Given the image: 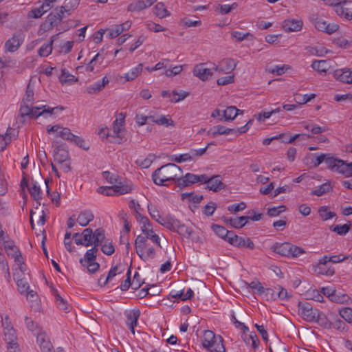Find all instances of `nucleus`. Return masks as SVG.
Returning <instances> with one entry per match:
<instances>
[{
  "label": "nucleus",
  "instance_id": "nucleus-55",
  "mask_svg": "<svg viewBox=\"0 0 352 352\" xmlns=\"http://www.w3.org/2000/svg\"><path fill=\"white\" fill-rule=\"evenodd\" d=\"M261 296L265 300L269 302L275 301L277 300L276 292L272 288H264Z\"/></svg>",
  "mask_w": 352,
  "mask_h": 352
},
{
  "label": "nucleus",
  "instance_id": "nucleus-46",
  "mask_svg": "<svg viewBox=\"0 0 352 352\" xmlns=\"http://www.w3.org/2000/svg\"><path fill=\"white\" fill-rule=\"evenodd\" d=\"M239 111L240 110L234 106L228 107L223 110V118L226 121L232 120L236 117Z\"/></svg>",
  "mask_w": 352,
  "mask_h": 352
},
{
  "label": "nucleus",
  "instance_id": "nucleus-26",
  "mask_svg": "<svg viewBox=\"0 0 352 352\" xmlns=\"http://www.w3.org/2000/svg\"><path fill=\"white\" fill-rule=\"evenodd\" d=\"M140 315L139 310L136 309L129 310L125 313L126 325L133 334H135V327L138 324Z\"/></svg>",
  "mask_w": 352,
  "mask_h": 352
},
{
  "label": "nucleus",
  "instance_id": "nucleus-37",
  "mask_svg": "<svg viewBox=\"0 0 352 352\" xmlns=\"http://www.w3.org/2000/svg\"><path fill=\"white\" fill-rule=\"evenodd\" d=\"M58 34L54 35L51 37L49 43H43L38 50V54L41 57L49 56L52 51V45L56 41Z\"/></svg>",
  "mask_w": 352,
  "mask_h": 352
},
{
  "label": "nucleus",
  "instance_id": "nucleus-9",
  "mask_svg": "<svg viewBox=\"0 0 352 352\" xmlns=\"http://www.w3.org/2000/svg\"><path fill=\"white\" fill-rule=\"evenodd\" d=\"M80 0H65L63 5L60 8L58 12L56 14H50L47 17V21L50 22V25L56 24L60 22L63 18L65 17V14H70L79 5Z\"/></svg>",
  "mask_w": 352,
  "mask_h": 352
},
{
  "label": "nucleus",
  "instance_id": "nucleus-19",
  "mask_svg": "<svg viewBox=\"0 0 352 352\" xmlns=\"http://www.w3.org/2000/svg\"><path fill=\"white\" fill-rule=\"evenodd\" d=\"M125 266L123 264L119 263L111 267L109 271L108 275L106 277L101 276L99 279V283L101 286H104L109 283H111L113 278L117 275L121 274L124 272Z\"/></svg>",
  "mask_w": 352,
  "mask_h": 352
},
{
  "label": "nucleus",
  "instance_id": "nucleus-53",
  "mask_svg": "<svg viewBox=\"0 0 352 352\" xmlns=\"http://www.w3.org/2000/svg\"><path fill=\"white\" fill-rule=\"evenodd\" d=\"M213 142L208 143L206 146L204 148H197V149H190L189 151V154L190 155V158L192 161H195L197 157L202 156L204 155L208 149V148L210 145H214Z\"/></svg>",
  "mask_w": 352,
  "mask_h": 352
},
{
  "label": "nucleus",
  "instance_id": "nucleus-45",
  "mask_svg": "<svg viewBox=\"0 0 352 352\" xmlns=\"http://www.w3.org/2000/svg\"><path fill=\"white\" fill-rule=\"evenodd\" d=\"M250 217L241 216L237 217H231L229 219L230 225L234 228H241L248 223Z\"/></svg>",
  "mask_w": 352,
  "mask_h": 352
},
{
  "label": "nucleus",
  "instance_id": "nucleus-29",
  "mask_svg": "<svg viewBox=\"0 0 352 352\" xmlns=\"http://www.w3.org/2000/svg\"><path fill=\"white\" fill-rule=\"evenodd\" d=\"M52 291L58 308L66 313L69 312L72 309V306L68 303L67 300L60 294L57 289H52Z\"/></svg>",
  "mask_w": 352,
  "mask_h": 352
},
{
  "label": "nucleus",
  "instance_id": "nucleus-36",
  "mask_svg": "<svg viewBox=\"0 0 352 352\" xmlns=\"http://www.w3.org/2000/svg\"><path fill=\"white\" fill-rule=\"evenodd\" d=\"M206 175H195L192 173H186L182 179V184L187 186L188 184H195L197 182L203 183L206 180Z\"/></svg>",
  "mask_w": 352,
  "mask_h": 352
},
{
  "label": "nucleus",
  "instance_id": "nucleus-49",
  "mask_svg": "<svg viewBox=\"0 0 352 352\" xmlns=\"http://www.w3.org/2000/svg\"><path fill=\"white\" fill-rule=\"evenodd\" d=\"M182 199L194 204H199L203 199V196L193 192H184L181 195Z\"/></svg>",
  "mask_w": 352,
  "mask_h": 352
},
{
  "label": "nucleus",
  "instance_id": "nucleus-59",
  "mask_svg": "<svg viewBox=\"0 0 352 352\" xmlns=\"http://www.w3.org/2000/svg\"><path fill=\"white\" fill-rule=\"evenodd\" d=\"M275 289L278 291L276 293L277 299L288 301L291 298L292 295L287 292L286 289L280 285L276 287Z\"/></svg>",
  "mask_w": 352,
  "mask_h": 352
},
{
  "label": "nucleus",
  "instance_id": "nucleus-6",
  "mask_svg": "<svg viewBox=\"0 0 352 352\" xmlns=\"http://www.w3.org/2000/svg\"><path fill=\"white\" fill-rule=\"evenodd\" d=\"M202 345L210 352L226 351L222 338L220 336H216L214 333L210 330L204 331L202 338Z\"/></svg>",
  "mask_w": 352,
  "mask_h": 352
},
{
  "label": "nucleus",
  "instance_id": "nucleus-33",
  "mask_svg": "<svg viewBox=\"0 0 352 352\" xmlns=\"http://www.w3.org/2000/svg\"><path fill=\"white\" fill-rule=\"evenodd\" d=\"M109 82V79L107 76H104L101 80H97L92 85L88 86L86 89V91L89 94H96L100 91Z\"/></svg>",
  "mask_w": 352,
  "mask_h": 352
},
{
  "label": "nucleus",
  "instance_id": "nucleus-27",
  "mask_svg": "<svg viewBox=\"0 0 352 352\" xmlns=\"http://www.w3.org/2000/svg\"><path fill=\"white\" fill-rule=\"evenodd\" d=\"M131 26V22L129 21H125L124 23L119 25H116L112 28L107 29L106 32H107V36L109 38H113L118 36L121 34L124 31L129 30Z\"/></svg>",
  "mask_w": 352,
  "mask_h": 352
},
{
  "label": "nucleus",
  "instance_id": "nucleus-38",
  "mask_svg": "<svg viewBox=\"0 0 352 352\" xmlns=\"http://www.w3.org/2000/svg\"><path fill=\"white\" fill-rule=\"evenodd\" d=\"M94 218V214L90 210H83L78 214L76 221L81 226H86Z\"/></svg>",
  "mask_w": 352,
  "mask_h": 352
},
{
  "label": "nucleus",
  "instance_id": "nucleus-23",
  "mask_svg": "<svg viewBox=\"0 0 352 352\" xmlns=\"http://www.w3.org/2000/svg\"><path fill=\"white\" fill-rule=\"evenodd\" d=\"M116 196L130 193L134 188L133 184L129 180L120 177L117 183L113 184Z\"/></svg>",
  "mask_w": 352,
  "mask_h": 352
},
{
  "label": "nucleus",
  "instance_id": "nucleus-52",
  "mask_svg": "<svg viewBox=\"0 0 352 352\" xmlns=\"http://www.w3.org/2000/svg\"><path fill=\"white\" fill-rule=\"evenodd\" d=\"M59 80L62 84L64 83H72L77 81V79L74 76L71 74L66 69H61V74L59 76Z\"/></svg>",
  "mask_w": 352,
  "mask_h": 352
},
{
  "label": "nucleus",
  "instance_id": "nucleus-1",
  "mask_svg": "<svg viewBox=\"0 0 352 352\" xmlns=\"http://www.w3.org/2000/svg\"><path fill=\"white\" fill-rule=\"evenodd\" d=\"M33 100L34 91L28 85L23 99V104L21 107V112L23 115L34 118L40 116H43L45 118H56L64 110V107L62 106L55 107L43 104L32 106L31 103Z\"/></svg>",
  "mask_w": 352,
  "mask_h": 352
},
{
  "label": "nucleus",
  "instance_id": "nucleus-60",
  "mask_svg": "<svg viewBox=\"0 0 352 352\" xmlns=\"http://www.w3.org/2000/svg\"><path fill=\"white\" fill-rule=\"evenodd\" d=\"M150 240L144 239V238L142 237L141 235H138L135 241V248L136 250V252L140 251V248L142 250L144 248L151 245L150 243Z\"/></svg>",
  "mask_w": 352,
  "mask_h": 352
},
{
  "label": "nucleus",
  "instance_id": "nucleus-54",
  "mask_svg": "<svg viewBox=\"0 0 352 352\" xmlns=\"http://www.w3.org/2000/svg\"><path fill=\"white\" fill-rule=\"evenodd\" d=\"M50 10L48 5L42 3L39 7L35 8L31 11V16L38 19L41 17L45 12Z\"/></svg>",
  "mask_w": 352,
  "mask_h": 352
},
{
  "label": "nucleus",
  "instance_id": "nucleus-32",
  "mask_svg": "<svg viewBox=\"0 0 352 352\" xmlns=\"http://www.w3.org/2000/svg\"><path fill=\"white\" fill-rule=\"evenodd\" d=\"M242 338L245 343L252 347L254 349H256L259 346V341L255 332L251 331H243Z\"/></svg>",
  "mask_w": 352,
  "mask_h": 352
},
{
  "label": "nucleus",
  "instance_id": "nucleus-11",
  "mask_svg": "<svg viewBox=\"0 0 352 352\" xmlns=\"http://www.w3.org/2000/svg\"><path fill=\"white\" fill-rule=\"evenodd\" d=\"M327 167L332 171L342 174L346 177H352V162H346L339 159H328Z\"/></svg>",
  "mask_w": 352,
  "mask_h": 352
},
{
  "label": "nucleus",
  "instance_id": "nucleus-3",
  "mask_svg": "<svg viewBox=\"0 0 352 352\" xmlns=\"http://www.w3.org/2000/svg\"><path fill=\"white\" fill-rule=\"evenodd\" d=\"M73 238L76 245L85 247L99 245L104 239V230L102 228L96 229L94 232L91 228H85L82 233H75Z\"/></svg>",
  "mask_w": 352,
  "mask_h": 352
},
{
  "label": "nucleus",
  "instance_id": "nucleus-30",
  "mask_svg": "<svg viewBox=\"0 0 352 352\" xmlns=\"http://www.w3.org/2000/svg\"><path fill=\"white\" fill-rule=\"evenodd\" d=\"M301 314L307 320H312L316 317V311L313 309L312 305L308 302H300L298 304Z\"/></svg>",
  "mask_w": 352,
  "mask_h": 352
},
{
  "label": "nucleus",
  "instance_id": "nucleus-44",
  "mask_svg": "<svg viewBox=\"0 0 352 352\" xmlns=\"http://www.w3.org/2000/svg\"><path fill=\"white\" fill-rule=\"evenodd\" d=\"M303 128L307 131H310L314 134H320L327 131L324 126H320L313 122H303L301 123Z\"/></svg>",
  "mask_w": 352,
  "mask_h": 352
},
{
  "label": "nucleus",
  "instance_id": "nucleus-24",
  "mask_svg": "<svg viewBox=\"0 0 352 352\" xmlns=\"http://www.w3.org/2000/svg\"><path fill=\"white\" fill-rule=\"evenodd\" d=\"M334 78L343 83L352 85V68L338 69L333 72Z\"/></svg>",
  "mask_w": 352,
  "mask_h": 352
},
{
  "label": "nucleus",
  "instance_id": "nucleus-63",
  "mask_svg": "<svg viewBox=\"0 0 352 352\" xmlns=\"http://www.w3.org/2000/svg\"><path fill=\"white\" fill-rule=\"evenodd\" d=\"M147 208L148 212L151 217V218L158 223L162 216L160 214V211L157 207L154 204H148L147 206Z\"/></svg>",
  "mask_w": 352,
  "mask_h": 352
},
{
  "label": "nucleus",
  "instance_id": "nucleus-64",
  "mask_svg": "<svg viewBox=\"0 0 352 352\" xmlns=\"http://www.w3.org/2000/svg\"><path fill=\"white\" fill-rule=\"evenodd\" d=\"M340 316L347 322H352V309L350 307H344L339 311Z\"/></svg>",
  "mask_w": 352,
  "mask_h": 352
},
{
  "label": "nucleus",
  "instance_id": "nucleus-40",
  "mask_svg": "<svg viewBox=\"0 0 352 352\" xmlns=\"http://www.w3.org/2000/svg\"><path fill=\"white\" fill-rule=\"evenodd\" d=\"M28 190L32 197L36 201L38 202L42 199V192L37 182H32L29 185Z\"/></svg>",
  "mask_w": 352,
  "mask_h": 352
},
{
  "label": "nucleus",
  "instance_id": "nucleus-14",
  "mask_svg": "<svg viewBox=\"0 0 352 352\" xmlns=\"http://www.w3.org/2000/svg\"><path fill=\"white\" fill-rule=\"evenodd\" d=\"M25 35L22 32H16L5 43V50L8 52H15L23 44Z\"/></svg>",
  "mask_w": 352,
  "mask_h": 352
},
{
  "label": "nucleus",
  "instance_id": "nucleus-50",
  "mask_svg": "<svg viewBox=\"0 0 352 352\" xmlns=\"http://www.w3.org/2000/svg\"><path fill=\"white\" fill-rule=\"evenodd\" d=\"M99 245H101L102 252L106 255L110 256L115 252L112 242L109 239L104 238V241L100 243Z\"/></svg>",
  "mask_w": 352,
  "mask_h": 352
},
{
  "label": "nucleus",
  "instance_id": "nucleus-41",
  "mask_svg": "<svg viewBox=\"0 0 352 352\" xmlns=\"http://www.w3.org/2000/svg\"><path fill=\"white\" fill-rule=\"evenodd\" d=\"M329 65L325 60H316L311 64V67L320 74H325Z\"/></svg>",
  "mask_w": 352,
  "mask_h": 352
},
{
  "label": "nucleus",
  "instance_id": "nucleus-22",
  "mask_svg": "<svg viewBox=\"0 0 352 352\" xmlns=\"http://www.w3.org/2000/svg\"><path fill=\"white\" fill-rule=\"evenodd\" d=\"M303 22L300 19L288 18L282 23V28L287 32L300 31Z\"/></svg>",
  "mask_w": 352,
  "mask_h": 352
},
{
  "label": "nucleus",
  "instance_id": "nucleus-16",
  "mask_svg": "<svg viewBox=\"0 0 352 352\" xmlns=\"http://www.w3.org/2000/svg\"><path fill=\"white\" fill-rule=\"evenodd\" d=\"M214 72V66L212 68H207L205 63L195 65L192 70L193 75L202 81L207 80Z\"/></svg>",
  "mask_w": 352,
  "mask_h": 352
},
{
  "label": "nucleus",
  "instance_id": "nucleus-56",
  "mask_svg": "<svg viewBox=\"0 0 352 352\" xmlns=\"http://www.w3.org/2000/svg\"><path fill=\"white\" fill-rule=\"evenodd\" d=\"M349 300L350 298L347 294H343L340 292H337L336 290L331 301L336 303L343 304L347 303Z\"/></svg>",
  "mask_w": 352,
  "mask_h": 352
},
{
  "label": "nucleus",
  "instance_id": "nucleus-20",
  "mask_svg": "<svg viewBox=\"0 0 352 352\" xmlns=\"http://www.w3.org/2000/svg\"><path fill=\"white\" fill-rule=\"evenodd\" d=\"M174 232H176L178 234L182 236L190 239L193 241L198 242L199 241V237L195 236V232L192 228L183 223L179 220L178 221V223H177Z\"/></svg>",
  "mask_w": 352,
  "mask_h": 352
},
{
  "label": "nucleus",
  "instance_id": "nucleus-61",
  "mask_svg": "<svg viewBox=\"0 0 352 352\" xmlns=\"http://www.w3.org/2000/svg\"><path fill=\"white\" fill-rule=\"evenodd\" d=\"M331 230L336 232L338 235L344 236L350 230V226L347 224L336 225L330 227Z\"/></svg>",
  "mask_w": 352,
  "mask_h": 352
},
{
  "label": "nucleus",
  "instance_id": "nucleus-62",
  "mask_svg": "<svg viewBox=\"0 0 352 352\" xmlns=\"http://www.w3.org/2000/svg\"><path fill=\"white\" fill-rule=\"evenodd\" d=\"M25 324L27 329L32 331L34 335V333L38 331V330H43L42 328L39 327L38 325L30 318L28 316L25 317Z\"/></svg>",
  "mask_w": 352,
  "mask_h": 352
},
{
  "label": "nucleus",
  "instance_id": "nucleus-10",
  "mask_svg": "<svg viewBox=\"0 0 352 352\" xmlns=\"http://www.w3.org/2000/svg\"><path fill=\"white\" fill-rule=\"evenodd\" d=\"M125 114L120 113L113 121L111 129L113 142L120 144L125 140Z\"/></svg>",
  "mask_w": 352,
  "mask_h": 352
},
{
  "label": "nucleus",
  "instance_id": "nucleus-18",
  "mask_svg": "<svg viewBox=\"0 0 352 352\" xmlns=\"http://www.w3.org/2000/svg\"><path fill=\"white\" fill-rule=\"evenodd\" d=\"M150 120L153 123L165 127L174 126V121L169 115H163L151 111L149 113Z\"/></svg>",
  "mask_w": 352,
  "mask_h": 352
},
{
  "label": "nucleus",
  "instance_id": "nucleus-34",
  "mask_svg": "<svg viewBox=\"0 0 352 352\" xmlns=\"http://www.w3.org/2000/svg\"><path fill=\"white\" fill-rule=\"evenodd\" d=\"M178 221L179 220L175 219L173 215L168 214L162 216L158 223L171 231H174L177 223H178Z\"/></svg>",
  "mask_w": 352,
  "mask_h": 352
},
{
  "label": "nucleus",
  "instance_id": "nucleus-51",
  "mask_svg": "<svg viewBox=\"0 0 352 352\" xmlns=\"http://www.w3.org/2000/svg\"><path fill=\"white\" fill-rule=\"evenodd\" d=\"M318 214L323 221L329 220L336 217V213L329 210V208L326 206H323L319 208Z\"/></svg>",
  "mask_w": 352,
  "mask_h": 352
},
{
  "label": "nucleus",
  "instance_id": "nucleus-21",
  "mask_svg": "<svg viewBox=\"0 0 352 352\" xmlns=\"http://www.w3.org/2000/svg\"><path fill=\"white\" fill-rule=\"evenodd\" d=\"M336 14L348 20H352V0H342L336 8Z\"/></svg>",
  "mask_w": 352,
  "mask_h": 352
},
{
  "label": "nucleus",
  "instance_id": "nucleus-58",
  "mask_svg": "<svg viewBox=\"0 0 352 352\" xmlns=\"http://www.w3.org/2000/svg\"><path fill=\"white\" fill-rule=\"evenodd\" d=\"M315 98V94H297L294 96V100L299 104H305Z\"/></svg>",
  "mask_w": 352,
  "mask_h": 352
},
{
  "label": "nucleus",
  "instance_id": "nucleus-57",
  "mask_svg": "<svg viewBox=\"0 0 352 352\" xmlns=\"http://www.w3.org/2000/svg\"><path fill=\"white\" fill-rule=\"evenodd\" d=\"M155 14L160 19L168 16L170 14L163 3H157L155 6Z\"/></svg>",
  "mask_w": 352,
  "mask_h": 352
},
{
  "label": "nucleus",
  "instance_id": "nucleus-7",
  "mask_svg": "<svg viewBox=\"0 0 352 352\" xmlns=\"http://www.w3.org/2000/svg\"><path fill=\"white\" fill-rule=\"evenodd\" d=\"M272 250L278 254L288 258H296L305 253V251L298 246L290 243H276Z\"/></svg>",
  "mask_w": 352,
  "mask_h": 352
},
{
  "label": "nucleus",
  "instance_id": "nucleus-17",
  "mask_svg": "<svg viewBox=\"0 0 352 352\" xmlns=\"http://www.w3.org/2000/svg\"><path fill=\"white\" fill-rule=\"evenodd\" d=\"M228 242L237 248H248L250 250L254 248V243L249 238H244L235 234L233 232L228 238Z\"/></svg>",
  "mask_w": 352,
  "mask_h": 352
},
{
  "label": "nucleus",
  "instance_id": "nucleus-39",
  "mask_svg": "<svg viewBox=\"0 0 352 352\" xmlns=\"http://www.w3.org/2000/svg\"><path fill=\"white\" fill-rule=\"evenodd\" d=\"M98 245H93L91 248L87 250L84 255V257L80 259V263H85L87 262H92L93 261H96L97 257V252L98 251Z\"/></svg>",
  "mask_w": 352,
  "mask_h": 352
},
{
  "label": "nucleus",
  "instance_id": "nucleus-15",
  "mask_svg": "<svg viewBox=\"0 0 352 352\" xmlns=\"http://www.w3.org/2000/svg\"><path fill=\"white\" fill-rule=\"evenodd\" d=\"M312 23L318 30L326 32L328 34H331L338 30V24L327 23L321 18L317 17L313 19Z\"/></svg>",
  "mask_w": 352,
  "mask_h": 352
},
{
  "label": "nucleus",
  "instance_id": "nucleus-8",
  "mask_svg": "<svg viewBox=\"0 0 352 352\" xmlns=\"http://www.w3.org/2000/svg\"><path fill=\"white\" fill-rule=\"evenodd\" d=\"M0 318L4 340H6L7 344L18 342L16 331L13 327L9 315L4 311L1 312Z\"/></svg>",
  "mask_w": 352,
  "mask_h": 352
},
{
  "label": "nucleus",
  "instance_id": "nucleus-35",
  "mask_svg": "<svg viewBox=\"0 0 352 352\" xmlns=\"http://www.w3.org/2000/svg\"><path fill=\"white\" fill-rule=\"evenodd\" d=\"M140 258L144 262L153 259L155 256V250L153 245L144 248L137 252Z\"/></svg>",
  "mask_w": 352,
  "mask_h": 352
},
{
  "label": "nucleus",
  "instance_id": "nucleus-2",
  "mask_svg": "<svg viewBox=\"0 0 352 352\" xmlns=\"http://www.w3.org/2000/svg\"><path fill=\"white\" fill-rule=\"evenodd\" d=\"M182 173L179 166L169 163L156 169L152 175V178L156 185L167 186V182L175 181Z\"/></svg>",
  "mask_w": 352,
  "mask_h": 352
},
{
  "label": "nucleus",
  "instance_id": "nucleus-42",
  "mask_svg": "<svg viewBox=\"0 0 352 352\" xmlns=\"http://www.w3.org/2000/svg\"><path fill=\"white\" fill-rule=\"evenodd\" d=\"M54 158L56 163H60L69 160V153L67 150L58 147L54 151Z\"/></svg>",
  "mask_w": 352,
  "mask_h": 352
},
{
  "label": "nucleus",
  "instance_id": "nucleus-48",
  "mask_svg": "<svg viewBox=\"0 0 352 352\" xmlns=\"http://www.w3.org/2000/svg\"><path fill=\"white\" fill-rule=\"evenodd\" d=\"M104 58L101 57L100 54L98 53L96 54L92 59L89 61V63L86 65V71L92 72L94 71L95 68L102 63Z\"/></svg>",
  "mask_w": 352,
  "mask_h": 352
},
{
  "label": "nucleus",
  "instance_id": "nucleus-43",
  "mask_svg": "<svg viewBox=\"0 0 352 352\" xmlns=\"http://www.w3.org/2000/svg\"><path fill=\"white\" fill-rule=\"evenodd\" d=\"M212 229L218 236L226 240V241H228V238L231 236V234L232 233V232L226 230L225 227L216 224H213L212 226Z\"/></svg>",
  "mask_w": 352,
  "mask_h": 352
},
{
  "label": "nucleus",
  "instance_id": "nucleus-25",
  "mask_svg": "<svg viewBox=\"0 0 352 352\" xmlns=\"http://www.w3.org/2000/svg\"><path fill=\"white\" fill-rule=\"evenodd\" d=\"M236 64L235 60L231 58H225L219 62L218 65H214V69L218 74H228L234 69Z\"/></svg>",
  "mask_w": 352,
  "mask_h": 352
},
{
  "label": "nucleus",
  "instance_id": "nucleus-31",
  "mask_svg": "<svg viewBox=\"0 0 352 352\" xmlns=\"http://www.w3.org/2000/svg\"><path fill=\"white\" fill-rule=\"evenodd\" d=\"M143 72V64L139 63L131 67L127 72L124 73L121 78H124L126 82H131L135 80Z\"/></svg>",
  "mask_w": 352,
  "mask_h": 352
},
{
  "label": "nucleus",
  "instance_id": "nucleus-5",
  "mask_svg": "<svg viewBox=\"0 0 352 352\" xmlns=\"http://www.w3.org/2000/svg\"><path fill=\"white\" fill-rule=\"evenodd\" d=\"M0 242L3 244L4 250L8 256L14 260L15 264L18 266V269L21 272H24L26 270L24 259L14 242L10 239L7 234L4 235V237L0 238Z\"/></svg>",
  "mask_w": 352,
  "mask_h": 352
},
{
  "label": "nucleus",
  "instance_id": "nucleus-47",
  "mask_svg": "<svg viewBox=\"0 0 352 352\" xmlns=\"http://www.w3.org/2000/svg\"><path fill=\"white\" fill-rule=\"evenodd\" d=\"M155 157L153 154H148L145 158L140 157L135 160V164L142 168H147L151 166Z\"/></svg>",
  "mask_w": 352,
  "mask_h": 352
},
{
  "label": "nucleus",
  "instance_id": "nucleus-13",
  "mask_svg": "<svg viewBox=\"0 0 352 352\" xmlns=\"http://www.w3.org/2000/svg\"><path fill=\"white\" fill-rule=\"evenodd\" d=\"M34 336L41 352H56V350L53 351V345L48 335L44 330H38V332L34 333Z\"/></svg>",
  "mask_w": 352,
  "mask_h": 352
},
{
  "label": "nucleus",
  "instance_id": "nucleus-28",
  "mask_svg": "<svg viewBox=\"0 0 352 352\" xmlns=\"http://www.w3.org/2000/svg\"><path fill=\"white\" fill-rule=\"evenodd\" d=\"M206 181L203 183L206 184V188L214 192L220 190L224 188V184L220 179V176L216 175L212 177L206 176Z\"/></svg>",
  "mask_w": 352,
  "mask_h": 352
},
{
  "label": "nucleus",
  "instance_id": "nucleus-4",
  "mask_svg": "<svg viewBox=\"0 0 352 352\" xmlns=\"http://www.w3.org/2000/svg\"><path fill=\"white\" fill-rule=\"evenodd\" d=\"M46 131L48 135H53L54 138H59L71 142L79 147L88 148V147H85V141L82 138L73 134L69 129L64 127L60 124L47 125Z\"/></svg>",
  "mask_w": 352,
  "mask_h": 352
},
{
  "label": "nucleus",
  "instance_id": "nucleus-12",
  "mask_svg": "<svg viewBox=\"0 0 352 352\" xmlns=\"http://www.w3.org/2000/svg\"><path fill=\"white\" fill-rule=\"evenodd\" d=\"M140 223L141 225V230L142 231V234H140L142 237L144 238V239L150 240V241L156 246L161 247L160 238L153 231L152 225L151 224L148 219L146 217H142L140 215Z\"/></svg>",
  "mask_w": 352,
  "mask_h": 352
}]
</instances>
